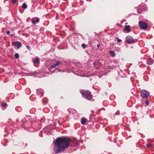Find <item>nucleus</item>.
<instances>
[{
  "instance_id": "24",
  "label": "nucleus",
  "mask_w": 154,
  "mask_h": 154,
  "mask_svg": "<svg viewBox=\"0 0 154 154\" xmlns=\"http://www.w3.org/2000/svg\"><path fill=\"white\" fill-rule=\"evenodd\" d=\"M72 109H67V111H68L69 112V113H71V110H72Z\"/></svg>"
},
{
  "instance_id": "8",
  "label": "nucleus",
  "mask_w": 154,
  "mask_h": 154,
  "mask_svg": "<svg viewBox=\"0 0 154 154\" xmlns=\"http://www.w3.org/2000/svg\"><path fill=\"white\" fill-rule=\"evenodd\" d=\"M60 63V61H57L56 64L51 65L50 67H49V69H53L55 68L57 66H58Z\"/></svg>"
},
{
  "instance_id": "15",
  "label": "nucleus",
  "mask_w": 154,
  "mask_h": 154,
  "mask_svg": "<svg viewBox=\"0 0 154 154\" xmlns=\"http://www.w3.org/2000/svg\"><path fill=\"white\" fill-rule=\"evenodd\" d=\"M22 7L23 8L26 9L27 8V5L26 4L24 3L23 4Z\"/></svg>"
},
{
  "instance_id": "2",
  "label": "nucleus",
  "mask_w": 154,
  "mask_h": 154,
  "mask_svg": "<svg viewBox=\"0 0 154 154\" xmlns=\"http://www.w3.org/2000/svg\"><path fill=\"white\" fill-rule=\"evenodd\" d=\"M81 94L85 98L89 100H91L93 97L91 93L89 91H80Z\"/></svg>"
},
{
  "instance_id": "22",
  "label": "nucleus",
  "mask_w": 154,
  "mask_h": 154,
  "mask_svg": "<svg viewBox=\"0 0 154 154\" xmlns=\"http://www.w3.org/2000/svg\"><path fill=\"white\" fill-rule=\"evenodd\" d=\"M13 3L15 4L16 3L17 0H11Z\"/></svg>"
},
{
  "instance_id": "9",
  "label": "nucleus",
  "mask_w": 154,
  "mask_h": 154,
  "mask_svg": "<svg viewBox=\"0 0 154 154\" xmlns=\"http://www.w3.org/2000/svg\"><path fill=\"white\" fill-rule=\"evenodd\" d=\"M153 60L152 58L148 59L146 60V63L148 65H151L153 63Z\"/></svg>"
},
{
  "instance_id": "20",
  "label": "nucleus",
  "mask_w": 154,
  "mask_h": 154,
  "mask_svg": "<svg viewBox=\"0 0 154 154\" xmlns=\"http://www.w3.org/2000/svg\"><path fill=\"white\" fill-rule=\"evenodd\" d=\"M145 103L146 104V105L148 106L149 104V102L148 100H146L145 101Z\"/></svg>"
},
{
  "instance_id": "10",
  "label": "nucleus",
  "mask_w": 154,
  "mask_h": 154,
  "mask_svg": "<svg viewBox=\"0 0 154 154\" xmlns=\"http://www.w3.org/2000/svg\"><path fill=\"white\" fill-rule=\"evenodd\" d=\"M32 61L34 63H38L40 62L39 58L37 57L36 59H32Z\"/></svg>"
},
{
  "instance_id": "19",
  "label": "nucleus",
  "mask_w": 154,
  "mask_h": 154,
  "mask_svg": "<svg viewBox=\"0 0 154 154\" xmlns=\"http://www.w3.org/2000/svg\"><path fill=\"white\" fill-rule=\"evenodd\" d=\"M82 46L83 48H85L86 47V45L85 44L83 43L82 45Z\"/></svg>"
},
{
  "instance_id": "5",
  "label": "nucleus",
  "mask_w": 154,
  "mask_h": 154,
  "mask_svg": "<svg viewBox=\"0 0 154 154\" xmlns=\"http://www.w3.org/2000/svg\"><path fill=\"white\" fill-rule=\"evenodd\" d=\"M126 41L128 43L130 44L133 43L134 40L131 36H128L126 38Z\"/></svg>"
},
{
  "instance_id": "16",
  "label": "nucleus",
  "mask_w": 154,
  "mask_h": 154,
  "mask_svg": "<svg viewBox=\"0 0 154 154\" xmlns=\"http://www.w3.org/2000/svg\"><path fill=\"white\" fill-rule=\"evenodd\" d=\"M15 57L17 59H18L19 58V54L18 53H16L14 54Z\"/></svg>"
},
{
  "instance_id": "25",
  "label": "nucleus",
  "mask_w": 154,
  "mask_h": 154,
  "mask_svg": "<svg viewBox=\"0 0 154 154\" xmlns=\"http://www.w3.org/2000/svg\"><path fill=\"white\" fill-rule=\"evenodd\" d=\"M117 41L119 42H122V40L121 39L118 38L117 40Z\"/></svg>"
},
{
  "instance_id": "11",
  "label": "nucleus",
  "mask_w": 154,
  "mask_h": 154,
  "mask_svg": "<svg viewBox=\"0 0 154 154\" xmlns=\"http://www.w3.org/2000/svg\"><path fill=\"white\" fill-rule=\"evenodd\" d=\"M86 121V119L85 118H82L81 119V123L82 124L85 125Z\"/></svg>"
},
{
  "instance_id": "14",
  "label": "nucleus",
  "mask_w": 154,
  "mask_h": 154,
  "mask_svg": "<svg viewBox=\"0 0 154 154\" xmlns=\"http://www.w3.org/2000/svg\"><path fill=\"white\" fill-rule=\"evenodd\" d=\"M7 106V104L5 103H2V106L4 108H6Z\"/></svg>"
},
{
  "instance_id": "17",
  "label": "nucleus",
  "mask_w": 154,
  "mask_h": 154,
  "mask_svg": "<svg viewBox=\"0 0 154 154\" xmlns=\"http://www.w3.org/2000/svg\"><path fill=\"white\" fill-rule=\"evenodd\" d=\"M146 145L147 148H150L152 147V145L151 144H147Z\"/></svg>"
},
{
  "instance_id": "23",
  "label": "nucleus",
  "mask_w": 154,
  "mask_h": 154,
  "mask_svg": "<svg viewBox=\"0 0 154 154\" xmlns=\"http://www.w3.org/2000/svg\"><path fill=\"white\" fill-rule=\"evenodd\" d=\"M39 19H38V17H37L36 18V22H37V23H38L39 22Z\"/></svg>"
},
{
  "instance_id": "26",
  "label": "nucleus",
  "mask_w": 154,
  "mask_h": 154,
  "mask_svg": "<svg viewBox=\"0 0 154 154\" xmlns=\"http://www.w3.org/2000/svg\"><path fill=\"white\" fill-rule=\"evenodd\" d=\"M6 34H8L9 35L10 34V31H7V32H6Z\"/></svg>"
},
{
  "instance_id": "6",
  "label": "nucleus",
  "mask_w": 154,
  "mask_h": 154,
  "mask_svg": "<svg viewBox=\"0 0 154 154\" xmlns=\"http://www.w3.org/2000/svg\"><path fill=\"white\" fill-rule=\"evenodd\" d=\"M12 43L17 47V49H19L22 46V44L19 42H13Z\"/></svg>"
},
{
  "instance_id": "4",
  "label": "nucleus",
  "mask_w": 154,
  "mask_h": 154,
  "mask_svg": "<svg viewBox=\"0 0 154 154\" xmlns=\"http://www.w3.org/2000/svg\"><path fill=\"white\" fill-rule=\"evenodd\" d=\"M141 96L143 98H146L149 95V92L145 90H142L141 91Z\"/></svg>"
},
{
  "instance_id": "30",
  "label": "nucleus",
  "mask_w": 154,
  "mask_h": 154,
  "mask_svg": "<svg viewBox=\"0 0 154 154\" xmlns=\"http://www.w3.org/2000/svg\"><path fill=\"white\" fill-rule=\"evenodd\" d=\"M21 122H23V121H21Z\"/></svg>"
},
{
  "instance_id": "1",
  "label": "nucleus",
  "mask_w": 154,
  "mask_h": 154,
  "mask_svg": "<svg viewBox=\"0 0 154 154\" xmlns=\"http://www.w3.org/2000/svg\"><path fill=\"white\" fill-rule=\"evenodd\" d=\"M71 140L67 137L57 138L54 144L53 150L55 153H60L64 151L69 145Z\"/></svg>"
},
{
  "instance_id": "13",
  "label": "nucleus",
  "mask_w": 154,
  "mask_h": 154,
  "mask_svg": "<svg viewBox=\"0 0 154 154\" xmlns=\"http://www.w3.org/2000/svg\"><path fill=\"white\" fill-rule=\"evenodd\" d=\"M110 54L111 55L112 57H114L115 56L116 54L115 52L113 51H109Z\"/></svg>"
},
{
  "instance_id": "28",
  "label": "nucleus",
  "mask_w": 154,
  "mask_h": 154,
  "mask_svg": "<svg viewBox=\"0 0 154 154\" xmlns=\"http://www.w3.org/2000/svg\"><path fill=\"white\" fill-rule=\"evenodd\" d=\"M95 63H96V62H94V65L95 66Z\"/></svg>"
},
{
  "instance_id": "29",
  "label": "nucleus",
  "mask_w": 154,
  "mask_h": 154,
  "mask_svg": "<svg viewBox=\"0 0 154 154\" xmlns=\"http://www.w3.org/2000/svg\"><path fill=\"white\" fill-rule=\"evenodd\" d=\"M13 35V34H11V35L10 36H11H11H12Z\"/></svg>"
},
{
  "instance_id": "21",
  "label": "nucleus",
  "mask_w": 154,
  "mask_h": 154,
  "mask_svg": "<svg viewBox=\"0 0 154 154\" xmlns=\"http://www.w3.org/2000/svg\"><path fill=\"white\" fill-rule=\"evenodd\" d=\"M26 47L29 50H31V48L30 47V46H29V45H27L26 46Z\"/></svg>"
},
{
  "instance_id": "18",
  "label": "nucleus",
  "mask_w": 154,
  "mask_h": 154,
  "mask_svg": "<svg viewBox=\"0 0 154 154\" xmlns=\"http://www.w3.org/2000/svg\"><path fill=\"white\" fill-rule=\"evenodd\" d=\"M31 22L33 24H35V23H36V21L34 19H32L31 20Z\"/></svg>"
},
{
  "instance_id": "27",
  "label": "nucleus",
  "mask_w": 154,
  "mask_h": 154,
  "mask_svg": "<svg viewBox=\"0 0 154 154\" xmlns=\"http://www.w3.org/2000/svg\"><path fill=\"white\" fill-rule=\"evenodd\" d=\"M97 47L99 48V47L100 45L98 44H97Z\"/></svg>"
},
{
  "instance_id": "12",
  "label": "nucleus",
  "mask_w": 154,
  "mask_h": 154,
  "mask_svg": "<svg viewBox=\"0 0 154 154\" xmlns=\"http://www.w3.org/2000/svg\"><path fill=\"white\" fill-rule=\"evenodd\" d=\"M125 31L130 32V26L129 25L126 26H125Z\"/></svg>"
},
{
  "instance_id": "3",
  "label": "nucleus",
  "mask_w": 154,
  "mask_h": 154,
  "mask_svg": "<svg viewBox=\"0 0 154 154\" xmlns=\"http://www.w3.org/2000/svg\"><path fill=\"white\" fill-rule=\"evenodd\" d=\"M138 24L139 26L142 29H146L148 27L146 23L143 21H140L139 22Z\"/></svg>"
},
{
  "instance_id": "7",
  "label": "nucleus",
  "mask_w": 154,
  "mask_h": 154,
  "mask_svg": "<svg viewBox=\"0 0 154 154\" xmlns=\"http://www.w3.org/2000/svg\"><path fill=\"white\" fill-rule=\"evenodd\" d=\"M42 89H38L37 90V95L42 97L43 96L44 93Z\"/></svg>"
}]
</instances>
